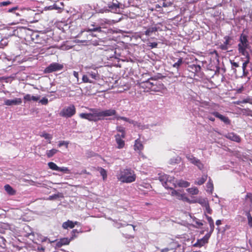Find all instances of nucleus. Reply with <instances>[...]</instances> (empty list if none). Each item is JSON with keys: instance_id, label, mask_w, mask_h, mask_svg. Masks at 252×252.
Segmentation results:
<instances>
[{"instance_id": "1", "label": "nucleus", "mask_w": 252, "mask_h": 252, "mask_svg": "<svg viewBox=\"0 0 252 252\" xmlns=\"http://www.w3.org/2000/svg\"><path fill=\"white\" fill-rule=\"evenodd\" d=\"M117 179L124 183H131L135 181L136 175L131 168L121 169L117 175Z\"/></svg>"}, {"instance_id": "2", "label": "nucleus", "mask_w": 252, "mask_h": 252, "mask_svg": "<svg viewBox=\"0 0 252 252\" xmlns=\"http://www.w3.org/2000/svg\"><path fill=\"white\" fill-rule=\"evenodd\" d=\"M238 41L237 47L239 54L240 55L249 54L247 50L251 48L248 35L244 33L243 32L240 34Z\"/></svg>"}, {"instance_id": "3", "label": "nucleus", "mask_w": 252, "mask_h": 252, "mask_svg": "<svg viewBox=\"0 0 252 252\" xmlns=\"http://www.w3.org/2000/svg\"><path fill=\"white\" fill-rule=\"evenodd\" d=\"M97 81V85L99 86L98 89L100 92H105L111 89L118 87V81L120 80H112L114 81L111 82L110 80L105 81V80H96Z\"/></svg>"}, {"instance_id": "4", "label": "nucleus", "mask_w": 252, "mask_h": 252, "mask_svg": "<svg viewBox=\"0 0 252 252\" xmlns=\"http://www.w3.org/2000/svg\"><path fill=\"white\" fill-rule=\"evenodd\" d=\"M90 110L92 112L90 113H82L80 114L79 116L82 119L89 120V121L97 122L101 120L99 109L95 108H90Z\"/></svg>"}, {"instance_id": "5", "label": "nucleus", "mask_w": 252, "mask_h": 252, "mask_svg": "<svg viewBox=\"0 0 252 252\" xmlns=\"http://www.w3.org/2000/svg\"><path fill=\"white\" fill-rule=\"evenodd\" d=\"M173 179L172 177L166 174L160 175L159 176V181L166 189H172L175 187V184L172 182Z\"/></svg>"}, {"instance_id": "6", "label": "nucleus", "mask_w": 252, "mask_h": 252, "mask_svg": "<svg viewBox=\"0 0 252 252\" xmlns=\"http://www.w3.org/2000/svg\"><path fill=\"white\" fill-rule=\"evenodd\" d=\"M76 113V108L74 105L70 104L69 106L63 108L60 112V115L66 118H70Z\"/></svg>"}, {"instance_id": "7", "label": "nucleus", "mask_w": 252, "mask_h": 252, "mask_svg": "<svg viewBox=\"0 0 252 252\" xmlns=\"http://www.w3.org/2000/svg\"><path fill=\"white\" fill-rule=\"evenodd\" d=\"M244 209L246 211H252V194L247 193L245 196L244 203Z\"/></svg>"}, {"instance_id": "8", "label": "nucleus", "mask_w": 252, "mask_h": 252, "mask_svg": "<svg viewBox=\"0 0 252 252\" xmlns=\"http://www.w3.org/2000/svg\"><path fill=\"white\" fill-rule=\"evenodd\" d=\"M189 70L193 74V77L202 78L201 72V67L199 65L192 64L189 66Z\"/></svg>"}, {"instance_id": "9", "label": "nucleus", "mask_w": 252, "mask_h": 252, "mask_svg": "<svg viewBox=\"0 0 252 252\" xmlns=\"http://www.w3.org/2000/svg\"><path fill=\"white\" fill-rule=\"evenodd\" d=\"M63 65L57 63L50 64L44 70L45 73H50L53 71L60 70L63 68Z\"/></svg>"}, {"instance_id": "10", "label": "nucleus", "mask_w": 252, "mask_h": 252, "mask_svg": "<svg viewBox=\"0 0 252 252\" xmlns=\"http://www.w3.org/2000/svg\"><path fill=\"white\" fill-rule=\"evenodd\" d=\"M99 114L101 120H102L104 117L112 116H117V112L115 109H107L103 111L99 110Z\"/></svg>"}, {"instance_id": "11", "label": "nucleus", "mask_w": 252, "mask_h": 252, "mask_svg": "<svg viewBox=\"0 0 252 252\" xmlns=\"http://www.w3.org/2000/svg\"><path fill=\"white\" fill-rule=\"evenodd\" d=\"M212 114L215 116L216 118L219 119L221 121L223 122L226 125H230L231 121L228 117L224 116L219 112L215 111L212 113Z\"/></svg>"}, {"instance_id": "12", "label": "nucleus", "mask_w": 252, "mask_h": 252, "mask_svg": "<svg viewBox=\"0 0 252 252\" xmlns=\"http://www.w3.org/2000/svg\"><path fill=\"white\" fill-rule=\"evenodd\" d=\"M144 145L140 138H138L135 140L133 149L135 151H138L139 155L141 154L142 151L144 149Z\"/></svg>"}, {"instance_id": "13", "label": "nucleus", "mask_w": 252, "mask_h": 252, "mask_svg": "<svg viewBox=\"0 0 252 252\" xmlns=\"http://www.w3.org/2000/svg\"><path fill=\"white\" fill-rule=\"evenodd\" d=\"M116 142L118 145L117 148L122 149L125 145V141L123 140L125 137H122L120 134H117L115 136Z\"/></svg>"}, {"instance_id": "14", "label": "nucleus", "mask_w": 252, "mask_h": 252, "mask_svg": "<svg viewBox=\"0 0 252 252\" xmlns=\"http://www.w3.org/2000/svg\"><path fill=\"white\" fill-rule=\"evenodd\" d=\"M224 137L228 139L236 142L239 143L241 141L240 137L234 132L228 133L227 134L224 135Z\"/></svg>"}, {"instance_id": "15", "label": "nucleus", "mask_w": 252, "mask_h": 252, "mask_svg": "<svg viewBox=\"0 0 252 252\" xmlns=\"http://www.w3.org/2000/svg\"><path fill=\"white\" fill-rule=\"evenodd\" d=\"M22 99L21 98H16L14 99H5L4 100V104L10 106L13 105H19L22 103Z\"/></svg>"}, {"instance_id": "16", "label": "nucleus", "mask_w": 252, "mask_h": 252, "mask_svg": "<svg viewBox=\"0 0 252 252\" xmlns=\"http://www.w3.org/2000/svg\"><path fill=\"white\" fill-rule=\"evenodd\" d=\"M137 84H138L140 87L145 89V91H148L150 87H151V82L150 80H146L142 82H139V80H137Z\"/></svg>"}, {"instance_id": "17", "label": "nucleus", "mask_w": 252, "mask_h": 252, "mask_svg": "<svg viewBox=\"0 0 252 252\" xmlns=\"http://www.w3.org/2000/svg\"><path fill=\"white\" fill-rule=\"evenodd\" d=\"M171 189L172 190L171 193L172 196H176L179 199L189 201V199L187 197H184V195L180 194L178 191L173 189V188Z\"/></svg>"}, {"instance_id": "18", "label": "nucleus", "mask_w": 252, "mask_h": 252, "mask_svg": "<svg viewBox=\"0 0 252 252\" xmlns=\"http://www.w3.org/2000/svg\"><path fill=\"white\" fill-rule=\"evenodd\" d=\"M208 243V238L205 239V237H204L202 239H198L196 242L193 244V247H201L203 246L205 244Z\"/></svg>"}, {"instance_id": "19", "label": "nucleus", "mask_w": 252, "mask_h": 252, "mask_svg": "<svg viewBox=\"0 0 252 252\" xmlns=\"http://www.w3.org/2000/svg\"><path fill=\"white\" fill-rule=\"evenodd\" d=\"M40 98V96H33V95H31V94H27L26 95H25L24 97V101L25 102H27V101H31L32 100L33 101H37V100H38Z\"/></svg>"}, {"instance_id": "20", "label": "nucleus", "mask_w": 252, "mask_h": 252, "mask_svg": "<svg viewBox=\"0 0 252 252\" xmlns=\"http://www.w3.org/2000/svg\"><path fill=\"white\" fill-rule=\"evenodd\" d=\"M242 55L245 56V58L246 59L245 62L243 63V65H242V69H243V73H244V74L245 75L246 74L245 70H246V67H247L248 64L250 63V56L249 54Z\"/></svg>"}, {"instance_id": "21", "label": "nucleus", "mask_w": 252, "mask_h": 252, "mask_svg": "<svg viewBox=\"0 0 252 252\" xmlns=\"http://www.w3.org/2000/svg\"><path fill=\"white\" fill-rule=\"evenodd\" d=\"M77 221L74 222L71 220H68L67 221L64 222L63 223L62 227L65 229H67L68 228H73L75 226V225L77 224Z\"/></svg>"}, {"instance_id": "22", "label": "nucleus", "mask_w": 252, "mask_h": 252, "mask_svg": "<svg viewBox=\"0 0 252 252\" xmlns=\"http://www.w3.org/2000/svg\"><path fill=\"white\" fill-rule=\"evenodd\" d=\"M205 218H206V219L207 220L208 222L210 225V230L209 233H212L214 231V228H215L214 220L211 217H210L206 214H205Z\"/></svg>"}, {"instance_id": "23", "label": "nucleus", "mask_w": 252, "mask_h": 252, "mask_svg": "<svg viewBox=\"0 0 252 252\" xmlns=\"http://www.w3.org/2000/svg\"><path fill=\"white\" fill-rule=\"evenodd\" d=\"M207 189L206 191L207 192H209L210 193H212L214 190V185L213 183V181L212 179L209 178L208 183L206 185Z\"/></svg>"}, {"instance_id": "24", "label": "nucleus", "mask_w": 252, "mask_h": 252, "mask_svg": "<svg viewBox=\"0 0 252 252\" xmlns=\"http://www.w3.org/2000/svg\"><path fill=\"white\" fill-rule=\"evenodd\" d=\"M4 189L5 191L7 192V193L10 195H13L15 194L16 191L9 185H6L4 187Z\"/></svg>"}, {"instance_id": "25", "label": "nucleus", "mask_w": 252, "mask_h": 252, "mask_svg": "<svg viewBox=\"0 0 252 252\" xmlns=\"http://www.w3.org/2000/svg\"><path fill=\"white\" fill-rule=\"evenodd\" d=\"M207 175H203L200 178L198 179L197 181L195 182V184L198 185H203L207 180Z\"/></svg>"}, {"instance_id": "26", "label": "nucleus", "mask_w": 252, "mask_h": 252, "mask_svg": "<svg viewBox=\"0 0 252 252\" xmlns=\"http://www.w3.org/2000/svg\"><path fill=\"white\" fill-rule=\"evenodd\" d=\"M97 170L98 171H99L100 174L102 177L103 180L105 181L107 177L106 170L105 169H104V168L100 167H98Z\"/></svg>"}, {"instance_id": "27", "label": "nucleus", "mask_w": 252, "mask_h": 252, "mask_svg": "<svg viewBox=\"0 0 252 252\" xmlns=\"http://www.w3.org/2000/svg\"><path fill=\"white\" fill-rule=\"evenodd\" d=\"M70 243V240L67 238H63L61 239L60 241L58 243V246H62L63 245H68Z\"/></svg>"}, {"instance_id": "28", "label": "nucleus", "mask_w": 252, "mask_h": 252, "mask_svg": "<svg viewBox=\"0 0 252 252\" xmlns=\"http://www.w3.org/2000/svg\"><path fill=\"white\" fill-rule=\"evenodd\" d=\"M177 185L180 187L187 188L189 186L190 183L184 180H180L177 183Z\"/></svg>"}, {"instance_id": "29", "label": "nucleus", "mask_w": 252, "mask_h": 252, "mask_svg": "<svg viewBox=\"0 0 252 252\" xmlns=\"http://www.w3.org/2000/svg\"><path fill=\"white\" fill-rule=\"evenodd\" d=\"M40 136L41 137H44L46 140H48L49 143H51V140L52 138V136L50 134L47 133L44 131L40 134Z\"/></svg>"}, {"instance_id": "30", "label": "nucleus", "mask_w": 252, "mask_h": 252, "mask_svg": "<svg viewBox=\"0 0 252 252\" xmlns=\"http://www.w3.org/2000/svg\"><path fill=\"white\" fill-rule=\"evenodd\" d=\"M187 191L191 195H196L198 193L199 190L196 187L189 188Z\"/></svg>"}, {"instance_id": "31", "label": "nucleus", "mask_w": 252, "mask_h": 252, "mask_svg": "<svg viewBox=\"0 0 252 252\" xmlns=\"http://www.w3.org/2000/svg\"><path fill=\"white\" fill-rule=\"evenodd\" d=\"M195 202L198 203L204 207L206 206L207 204H209L208 200L205 198H199L195 201Z\"/></svg>"}, {"instance_id": "32", "label": "nucleus", "mask_w": 252, "mask_h": 252, "mask_svg": "<svg viewBox=\"0 0 252 252\" xmlns=\"http://www.w3.org/2000/svg\"><path fill=\"white\" fill-rule=\"evenodd\" d=\"M157 31H158V28L156 27H151L148 28L145 31V34L146 35L149 36L151 35V33Z\"/></svg>"}, {"instance_id": "33", "label": "nucleus", "mask_w": 252, "mask_h": 252, "mask_svg": "<svg viewBox=\"0 0 252 252\" xmlns=\"http://www.w3.org/2000/svg\"><path fill=\"white\" fill-rule=\"evenodd\" d=\"M58 152V150L55 149H52V150H48L46 151L47 157L49 158H51Z\"/></svg>"}, {"instance_id": "34", "label": "nucleus", "mask_w": 252, "mask_h": 252, "mask_svg": "<svg viewBox=\"0 0 252 252\" xmlns=\"http://www.w3.org/2000/svg\"><path fill=\"white\" fill-rule=\"evenodd\" d=\"M187 158L194 165L197 160V158L194 157L193 155H187L186 156Z\"/></svg>"}, {"instance_id": "35", "label": "nucleus", "mask_w": 252, "mask_h": 252, "mask_svg": "<svg viewBox=\"0 0 252 252\" xmlns=\"http://www.w3.org/2000/svg\"><path fill=\"white\" fill-rule=\"evenodd\" d=\"M116 130L117 131L121 133V134H120V135L121 136H122V137H126L125 128L124 127L121 126H118L116 127Z\"/></svg>"}, {"instance_id": "36", "label": "nucleus", "mask_w": 252, "mask_h": 252, "mask_svg": "<svg viewBox=\"0 0 252 252\" xmlns=\"http://www.w3.org/2000/svg\"><path fill=\"white\" fill-rule=\"evenodd\" d=\"M48 165L49 167L53 170L58 171L59 169V167L57 165L53 162H48Z\"/></svg>"}, {"instance_id": "37", "label": "nucleus", "mask_w": 252, "mask_h": 252, "mask_svg": "<svg viewBox=\"0 0 252 252\" xmlns=\"http://www.w3.org/2000/svg\"><path fill=\"white\" fill-rule=\"evenodd\" d=\"M108 7L111 10L117 11V9L120 8V6L118 5V4H115L112 2L108 4Z\"/></svg>"}, {"instance_id": "38", "label": "nucleus", "mask_w": 252, "mask_h": 252, "mask_svg": "<svg viewBox=\"0 0 252 252\" xmlns=\"http://www.w3.org/2000/svg\"><path fill=\"white\" fill-rule=\"evenodd\" d=\"M246 215L247 217L248 220V224L252 228V217L251 214H250V212L246 211Z\"/></svg>"}, {"instance_id": "39", "label": "nucleus", "mask_w": 252, "mask_h": 252, "mask_svg": "<svg viewBox=\"0 0 252 252\" xmlns=\"http://www.w3.org/2000/svg\"><path fill=\"white\" fill-rule=\"evenodd\" d=\"M115 118L118 120H122L126 122H128L130 124H133V121L130 120V119H129L128 118H127L126 117H122V116H116L115 117Z\"/></svg>"}, {"instance_id": "40", "label": "nucleus", "mask_w": 252, "mask_h": 252, "mask_svg": "<svg viewBox=\"0 0 252 252\" xmlns=\"http://www.w3.org/2000/svg\"><path fill=\"white\" fill-rule=\"evenodd\" d=\"M151 87H150V88H149V90L152 91H155V92H158L159 91L158 87L157 86L156 83H155L154 82H151Z\"/></svg>"}, {"instance_id": "41", "label": "nucleus", "mask_w": 252, "mask_h": 252, "mask_svg": "<svg viewBox=\"0 0 252 252\" xmlns=\"http://www.w3.org/2000/svg\"><path fill=\"white\" fill-rule=\"evenodd\" d=\"M183 63V59L180 58L178 61L173 64V66L175 68H178Z\"/></svg>"}, {"instance_id": "42", "label": "nucleus", "mask_w": 252, "mask_h": 252, "mask_svg": "<svg viewBox=\"0 0 252 252\" xmlns=\"http://www.w3.org/2000/svg\"><path fill=\"white\" fill-rule=\"evenodd\" d=\"M205 208V210L204 211V215L206 214V213H208L210 215L212 214L213 211L212 209L210 208L209 204H207V206L204 207Z\"/></svg>"}, {"instance_id": "43", "label": "nucleus", "mask_w": 252, "mask_h": 252, "mask_svg": "<svg viewBox=\"0 0 252 252\" xmlns=\"http://www.w3.org/2000/svg\"><path fill=\"white\" fill-rule=\"evenodd\" d=\"M58 171H61L65 173L69 174L70 173V170L68 169L67 167H60L58 170Z\"/></svg>"}, {"instance_id": "44", "label": "nucleus", "mask_w": 252, "mask_h": 252, "mask_svg": "<svg viewBox=\"0 0 252 252\" xmlns=\"http://www.w3.org/2000/svg\"><path fill=\"white\" fill-rule=\"evenodd\" d=\"M242 112L247 116H252V115L251 113H252V111L249 110V109H243L241 110Z\"/></svg>"}, {"instance_id": "45", "label": "nucleus", "mask_w": 252, "mask_h": 252, "mask_svg": "<svg viewBox=\"0 0 252 252\" xmlns=\"http://www.w3.org/2000/svg\"><path fill=\"white\" fill-rule=\"evenodd\" d=\"M195 165L198 167V168L201 170L204 168L203 164L200 161L199 159H197L196 163L194 164Z\"/></svg>"}, {"instance_id": "46", "label": "nucleus", "mask_w": 252, "mask_h": 252, "mask_svg": "<svg viewBox=\"0 0 252 252\" xmlns=\"http://www.w3.org/2000/svg\"><path fill=\"white\" fill-rule=\"evenodd\" d=\"M69 144L68 141H61L59 142L58 144V146L59 147H61L63 146H65V147L67 148L68 147V145Z\"/></svg>"}, {"instance_id": "47", "label": "nucleus", "mask_w": 252, "mask_h": 252, "mask_svg": "<svg viewBox=\"0 0 252 252\" xmlns=\"http://www.w3.org/2000/svg\"><path fill=\"white\" fill-rule=\"evenodd\" d=\"M224 39H225V41L223 43L227 45H230V41L231 40V37L229 36H224Z\"/></svg>"}, {"instance_id": "48", "label": "nucleus", "mask_w": 252, "mask_h": 252, "mask_svg": "<svg viewBox=\"0 0 252 252\" xmlns=\"http://www.w3.org/2000/svg\"><path fill=\"white\" fill-rule=\"evenodd\" d=\"M89 74L90 77H91L93 79H95L96 77H97V71L94 70L93 71H91V72L89 73Z\"/></svg>"}, {"instance_id": "49", "label": "nucleus", "mask_w": 252, "mask_h": 252, "mask_svg": "<svg viewBox=\"0 0 252 252\" xmlns=\"http://www.w3.org/2000/svg\"><path fill=\"white\" fill-rule=\"evenodd\" d=\"M39 102L41 103L43 105H46L48 102V100L46 97H43L40 100Z\"/></svg>"}, {"instance_id": "50", "label": "nucleus", "mask_w": 252, "mask_h": 252, "mask_svg": "<svg viewBox=\"0 0 252 252\" xmlns=\"http://www.w3.org/2000/svg\"><path fill=\"white\" fill-rule=\"evenodd\" d=\"M92 31L100 32H101V27H96V28H95L94 29H89L87 31V32H92Z\"/></svg>"}, {"instance_id": "51", "label": "nucleus", "mask_w": 252, "mask_h": 252, "mask_svg": "<svg viewBox=\"0 0 252 252\" xmlns=\"http://www.w3.org/2000/svg\"><path fill=\"white\" fill-rule=\"evenodd\" d=\"M11 3V2L10 1H3L0 3V5L1 6H7Z\"/></svg>"}, {"instance_id": "52", "label": "nucleus", "mask_w": 252, "mask_h": 252, "mask_svg": "<svg viewBox=\"0 0 252 252\" xmlns=\"http://www.w3.org/2000/svg\"><path fill=\"white\" fill-rule=\"evenodd\" d=\"M220 47L222 50H226L228 49V45L223 43L220 46Z\"/></svg>"}, {"instance_id": "53", "label": "nucleus", "mask_w": 252, "mask_h": 252, "mask_svg": "<svg viewBox=\"0 0 252 252\" xmlns=\"http://www.w3.org/2000/svg\"><path fill=\"white\" fill-rule=\"evenodd\" d=\"M158 46V43L157 42H152L150 43V46L152 48H157Z\"/></svg>"}, {"instance_id": "54", "label": "nucleus", "mask_w": 252, "mask_h": 252, "mask_svg": "<svg viewBox=\"0 0 252 252\" xmlns=\"http://www.w3.org/2000/svg\"><path fill=\"white\" fill-rule=\"evenodd\" d=\"M231 65L235 67H238L239 66V63H238L234 62V61L233 62L231 61Z\"/></svg>"}, {"instance_id": "55", "label": "nucleus", "mask_w": 252, "mask_h": 252, "mask_svg": "<svg viewBox=\"0 0 252 252\" xmlns=\"http://www.w3.org/2000/svg\"><path fill=\"white\" fill-rule=\"evenodd\" d=\"M250 100V99L249 98L244 99L241 101V103H248V102H249Z\"/></svg>"}, {"instance_id": "56", "label": "nucleus", "mask_w": 252, "mask_h": 252, "mask_svg": "<svg viewBox=\"0 0 252 252\" xmlns=\"http://www.w3.org/2000/svg\"><path fill=\"white\" fill-rule=\"evenodd\" d=\"M57 197H58V195L57 194H54L53 195H51V196H49V199H56L57 198Z\"/></svg>"}, {"instance_id": "57", "label": "nucleus", "mask_w": 252, "mask_h": 252, "mask_svg": "<svg viewBox=\"0 0 252 252\" xmlns=\"http://www.w3.org/2000/svg\"><path fill=\"white\" fill-rule=\"evenodd\" d=\"M88 82L92 83L93 82L91 81H90V80H85V79H83V80H81V81L80 82H79L78 83H88Z\"/></svg>"}, {"instance_id": "58", "label": "nucleus", "mask_w": 252, "mask_h": 252, "mask_svg": "<svg viewBox=\"0 0 252 252\" xmlns=\"http://www.w3.org/2000/svg\"><path fill=\"white\" fill-rule=\"evenodd\" d=\"M17 8H17V7H13V8H10V9H8V12H13L14 10L17 9Z\"/></svg>"}, {"instance_id": "59", "label": "nucleus", "mask_w": 252, "mask_h": 252, "mask_svg": "<svg viewBox=\"0 0 252 252\" xmlns=\"http://www.w3.org/2000/svg\"><path fill=\"white\" fill-rule=\"evenodd\" d=\"M216 224L217 225L219 226L221 224V221L220 220H217L216 222Z\"/></svg>"}, {"instance_id": "60", "label": "nucleus", "mask_w": 252, "mask_h": 252, "mask_svg": "<svg viewBox=\"0 0 252 252\" xmlns=\"http://www.w3.org/2000/svg\"><path fill=\"white\" fill-rule=\"evenodd\" d=\"M53 5H51L48 7H46L45 8L47 10H52L54 9Z\"/></svg>"}, {"instance_id": "61", "label": "nucleus", "mask_w": 252, "mask_h": 252, "mask_svg": "<svg viewBox=\"0 0 252 252\" xmlns=\"http://www.w3.org/2000/svg\"><path fill=\"white\" fill-rule=\"evenodd\" d=\"M73 75L75 78H78V73L77 72L74 71Z\"/></svg>"}, {"instance_id": "62", "label": "nucleus", "mask_w": 252, "mask_h": 252, "mask_svg": "<svg viewBox=\"0 0 252 252\" xmlns=\"http://www.w3.org/2000/svg\"><path fill=\"white\" fill-rule=\"evenodd\" d=\"M112 3L115 4H118V5L120 6V2L117 0H113Z\"/></svg>"}, {"instance_id": "63", "label": "nucleus", "mask_w": 252, "mask_h": 252, "mask_svg": "<svg viewBox=\"0 0 252 252\" xmlns=\"http://www.w3.org/2000/svg\"><path fill=\"white\" fill-rule=\"evenodd\" d=\"M208 119L210 120L211 121L214 122L215 120V119L212 117H208Z\"/></svg>"}, {"instance_id": "64", "label": "nucleus", "mask_w": 252, "mask_h": 252, "mask_svg": "<svg viewBox=\"0 0 252 252\" xmlns=\"http://www.w3.org/2000/svg\"><path fill=\"white\" fill-rule=\"evenodd\" d=\"M121 87L122 88L123 90H126V89H127L128 88V86H126L125 85L123 87V85H122Z\"/></svg>"}]
</instances>
